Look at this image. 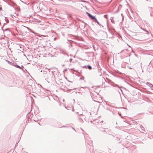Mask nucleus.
Masks as SVG:
<instances>
[{
  "instance_id": "1",
  "label": "nucleus",
  "mask_w": 153,
  "mask_h": 153,
  "mask_svg": "<svg viewBox=\"0 0 153 153\" xmlns=\"http://www.w3.org/2000/svg\"><path fill=\"white\" fill-rule=\"evenodd\" d=\"M86 13L88 15V16L92 20L94 21L96 19L95 16H92L90 14L88 13V12H86Z\"/></svg>"
},
{
  "instance_id": "2",
  "label": "nucleus",
  "mask_w": 153,
  "mask_h": 153,
  "mask_svg": "<svg viewBox=\"0 0 153 153\" xmlns=\"http://www.w3.org/2000/svg\"><path fill=\"white\" fill-rule=\"evenodd\" d=\"M94 21L95 22H96L99 25H100V23H99V22L97 20V19L96 18L94 19Z\"/></svg>"
},
{
  "instance_id": "3",
  "label": "nucleus",
  "mask_w": 153,
  "mask_h": 153,
  "mask_svg": "<svg viewBox=\"0 0 153 153\" xmlns=\"http://www.w3.org/2000/svg\"><path fill=\"white\" fill-rule=\"evenodd\" d=\"M111 22L113 23H115V22L113 19V18L111 17Z\"/></svg>"
},
{
  "instance_id": "4",
  "label": "nucleus",
  "mask_w": 153,
  "mask_h": 153,
  "mask_svg": "<svg viewBox=\"0 0 153 153\" xmlns=\"http://www.w3.org/2000/svg\"><path fill=\"white\" fill-rule=\"evenodd\" d=\"M14 66L15 67H16L17 68H19L20 69H21L22 68L21 67H20L19 66V65H14Z\"/></svg>"
},
{
  "instance_id": "5",
  "label": "nucleus",
  "mask_w": 153,
  "mask_h": 153,
  "mask_svg": "<svg viewBox=\"0 0 153 153\" xmlns=\"http://www.w3.org/2000/svg\"><path fill=\"white\" fill-rule=\"evenodd\" d=\"M88 68L89 69H91L92 68L91 67L90 65H88Z\"/></svg>"
},
{
  "instance_id": "6",
  "label": "nucleus",
  "mask_w": 153,
  "mask_h": 153,
  "mask_svg": "<svg viewBox=\"0 0 153 153\" xmlns=\"http://www.w3.org/2000/svg\"><path fill=\"white\" fill-rule=\"evenodd\" d=\"M6 61L7 62H8V64H10V63H10V62L9 61H8V60H6Z\"/></svg>"
},
{
  "instance_id": "7",
  "label": "nucleus",
  "mask_w": 153,
  "mask_h": 153,
  "mask_svg": "<svg viewBox=\"0 0 153 153\" xmlns=\"http://www.w3.org/2000/svg\"><path fill=\"white\" fill-rule=\"evenodd\" d=\"M107 15H105L104 16V17L105 18H107Z\"/></svg>"
},
{
  "instance_id": "8",
  "label": "nucleus",
  "mask_w": 153,
  "mask_h": 153,
  "mask_svg": "<svg viewBox=\"0 0 153 153\" xmlns=\"http://www.w3.org/2000/svg\"><path fill=\"white\" fill-rule=\"evenodd\" d=\"M5 21H6V22H7V21H8V20H7V21L6 19H5Z\"/></svg>"
},
{
  "instance_id": "9",
  "label": "nucleus",
  "mask_w": 153,
  "mask_h": 153,
  "mask_svg": "<svg viewBox=\"0 0 153 153\" xmlns=\"http://www.w3.org/2000/svg\"><path fill=\"white\" fill-rule=\"evenodd\" d=\"M5 21H6V22H7V21H8V20H7V21L6 19H5Z\"/></svg>"
},
{
  "instance_id": "10",
  "label": "nucleus",
  "mask_w": 153,
  "mask_h": 153,
  "mask_svg": "<svg viewBox=\"0 0 153 153\" xmlns=\"http://www.w3.org/2000/svg\"><path fill=\"white\" fill-rule=\"evenodd\" d=\"M63 102H65V100L64 99H63Z\"/></svg>"
},
{
  "instance_id": "11",
  "label": "nucleus",
  "mask_w": 153,
  "mask_h": 153,
  "mask_svg": "<svg viewBox=\"0 0 153 153\" xmlns=\"http://www.w3.org/2000/svg\"><path fill=\"white\" fill-rule=\"evenodd\" d=\"M70 62H71V59H70Z\"/></svg>"
},
{
  "instance_id": "12",
  "label": "nucleus",
  "mask_w": 153,
  "mask_h": 153,
  "mask_svg": "<svg viewBox=\"0 0 153 153\" xmlns=\"http://www.w3.org/2000/svg\"><path fill=\"white\" fill-rule=\"evenodd\" d=\"M1 7H0V10H1Z\"/></svg>"
},
{
  "instance_id": "13",
  "label": "nucleus",
  "mask_w": 153,
  "mask_h": 153,
  "mask_svg": "<svg viewBox=\"0 0 153 153\" xmlns=\"http://www.w3.org/2000/svg\"><path fill=\"white\" fill-rule=\"evenodd\" d=\"M146 32H148V33H149V32H148V31H146Z\"/></svg>"
},
{
  "instance_id": "14",
  "label": "nucleus",
  "mask_w": 153,
  "mask_h": 153,
  "mask_svg": "<svg viewBox=\"0 0 153 153\" xmlns=\"http://www.w3.org/2000/svg\"><path fill=\"white\" fill-rule=\"evenodd\" d=\"M47 75H50V74H47Z\"/></svg>"
},
{
  "instance_id": "15",
  "label": "nucleus",
  "mask_w": 153,
  "mask_h": 153,
  "mask_svg": "<svg viewBox=\"0 0 153 153\" xmlns=\"http://www.w3.org/2000/svg\"><path fill=\"white\" fill-rule=\"evenodd\" d=\"M104 131H106V130H104Z\"/></svg>"
}]
</instances>
